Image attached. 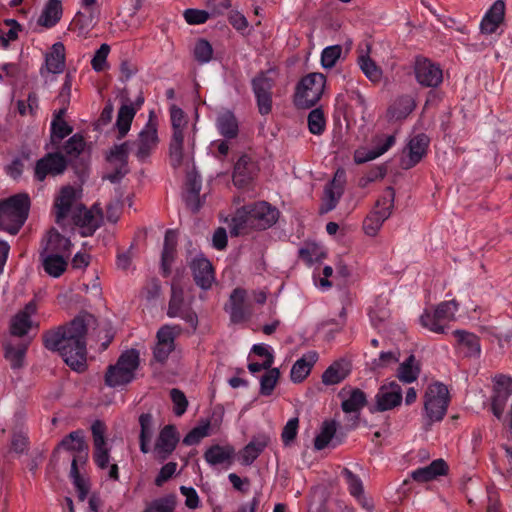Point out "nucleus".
Masks as SVG:
<instances>
[{"label": "nucleus", "mask_w": 512, "mask_h": 512, "mask_svg": "<svg viewBox=\"0 0 512 512\" xmlns=\"http://www.w3.org/2000/svg\"><path fill=\"white\" fill-rule=\"evenodd\" d=\"M97 325V319L89 313H81L68 324L43 333V344L50 351L58 352L73 370L82 372L86 368V334Z\"/></svg>", "instance_id": "f257e3e1"}, {"label": "nucleus", "mask_w": 512, "mask_h": 512, "mask_svg": "<svg viewBox=\"0 0 512 512\" xmlns=\"http://www.w3.org/2000/svg\"><path fill=\"white\" fill-rule=\"evenodd\" d=\"M279 212L268 202L259 201L236 210L230 224V234L239 236L250 230H264L276 223Z\"/></svg>", "instance_id": "f03ea898"}, {"label": "nucleus", "mask_w": 512, "mask_h": 512, "mask_svg": "<svg viewBox=\"0 0 512 512\" xmlns=\"http://www.w3.org/2000/svg\"><path fill=\"white\" fill-rule=\"evenodd\" d=\"M30 209V198L25 193L13 195L0 202V230L12 235L24 225Z\"/></svg>", "instance_id": "7ed1b4c3"}, {"label": "nucleus", "mask_w": 512, "mask_h": 512, "mask_svg": "<svg viewBox=\"0 0 512 512\" xmlns=\"http://www.w3.org/2000/svg\"><path fill=\"white\" fill-rule=\"evenodd\" d=\"M139 367V352L130 349L123 352L114 365H110L105 373V384L116 388L129 384L135 377Z\"/></svg>", "instance_id": "20e7f679"}, {"label": "nucleus", "mask_w": 512, "mask_h": 512, "mask_svg": "<svg viewBox=\"0 0 512 512\" xmlns=\"http://www.w3.org/2000/svg\"><path fill=\"white\" fill-rule=\"evenodd\" d=\"M326 85V77L322 73H309L296 86L294 103L297 107L308 109L322 97Z\"/></svg>", "instance_id": "39448f33"}, {"label": "nucleus", "mask_w": 512, "mask_h": 512, "mask_svg": "<svg viewBox=\"0 0 512 512\" xmlns=\"http://www.w3.org/2000/svg\"><path fill=\"white\" fill-rule=\"evenodd\" d=\"M449 402L450 396L446 385L435 382L428 386L424 395V411L428 419V425L444 418Z\"/></svg>", "instance_id": "423d86ee"}, {"label": "nucleus", "mask_w": 512, "mask_h": 512, "mask_svg": "<svg viewBox=\"0 0 512 512\" xmlns=\"http://www.w3.org/2000/svg\"><path fill=\"white\" fill-rule=\"evenodd\" d=\"M82 203L77 201V191L73 186L67 185L61 188L54 202L55 222L62 229L70 227L74 216L77 215L76 210H80Z\"/></svg>", "instance_id": "0eeeda50"}, {"label": "nucleus", "mask_w": 512, "mask_h": 512, "mask_svg": "<svg viewBox=\"0 0 512 512\" xmlns=\"http://www.w3.org/2000/svg\"><path fill=\"white\" fill-rule=\"evenodd\" d=\"M457 310L458 303L455 300L441 302L434 310H425L420 316V323L431 332L443 334L448 324L455 320Z\"/></svg>", "instance_id": "6e6552de"}, {"label": "nucleus", "mask_w": 512, "mask_h": 512, "mask_svg": "<svg viewBox=\"0 0 512 512\" xmlns=\"http://www.w3.org/2000/svg\"><path fill=\"white\" fill-rule=\"evenodd\" d=\"M167 315L170 318H182L193 328V330H196L198 326L197 314L191 309V307L185 304L183 288L174 282L171 285V296L168 304Z\"/></svg>", "instance_id": "1a4fd4ad"}, {"label": "nucleus", "mask_w": 512, "mask_h": 512, "mask_svg": "<svg viewBox=\"0 0 512 512\" xmlns=\"http://www.w3.org/2000/svg\"><path fill=\"white\" fill-rule=\"evenodd\" d=\"M112 171L103 176L112 183L119 182L128 172V142L115 145L106 157Z\"/></svg>", "instance_id": "9d476101"}, {"label": "nucleus", "mask_w": 512, "mask_h": 512, "mask_svg": "<svg viewBox=\"0 0 512 512\" xmlns=\"http://www.w3.org/2000/svg\"><path fill=\"white\" fill-rule=\"evenodd\" d=\"M179 326L164 325L156 335L157 343L153 349V358L156 362L164 364L170 353L175 349V338L179 334Z\"/></svg>", "instance_id": "9b49d317"}, {"label": "nucleus", "mask_w": 512, "mask_h": 512, "mask_svg": "<svg viewBox=\"0 0 512 512\" xmlns=\"http://www.w3.org/2000/svg\"><path fill=\"white\" fill-rule=\"evenodd\" d=\"M157 124L151 118L132 143L135 155L140 161H145L158 144Z\"/></svg>", "instance_id": "f8f14e48"}, {"label": "nucleus", "mask_w": 512, "mask_h": 512, "mask_svg": "<svg viewBox=\"0 0 512 512\" xmlns=\"http://www.w3.org/2000/svg\"><path fill=\"white\" fill-rule=\"evenodd\" d=\"M66 168L67 161L61 153H47L36 162L34 176L38 181H44L47 176L62 174Z\"/></svg>", "instance_id": "ddd939ff"}, {"label": "nucleus", "mask_w": 512, "mask_h": 512, "mask_svg": "<svg viewBox=\"0 0 512 512\" xmlns=\"http://www.w3.org/2000/svg\"><path fill=\"white\" fill-rule=\"evenodd\" d=\"M374 411L384 412L399 406L402 402V389L395 381L382 385L375 395Z\"/></svg>", "instance_id": "4468645a"}, {"label": "nucleus", "mask_w": 512, "mask_h": 512, "mask_svg": "<svg viewBox=\"0 0 512 512\" xmlns=\"http://www.w3.org/2000/svg\"><path fill=\"white\" fill-rule=\"evenodd\" d=\"M179 435L174 425H166L160 431L154 446V457L157 461H165L175 450Z\"/></svg>", "instance_id": "2eb2a0df"}, {"label": "nucleus", "mask_w": 512, "mask_h": 512, "mask_svg": "<svg viewBox=\"0 0 512 512\" xmlns=\"http://www.w3.org/2000/svg\"><path fill=\"white\" fill-rule=\"evenodd\" d=\"M494 395L492 397V412L500 419L509 396L512 394V378L498 375L494 378Z\"/></svg>", "instance_id": "dca6fc26"}, {"label": "nucleus", "mask_w": 512, "mask_h": 512, "mask_svg": "<svg viewBox=\"0 0 512 512\" xmlns=\"http://www.w3.org/2000/svg\"><path fill=\"white\" fill-rule=\"evenodd\" d=\"M415 75L418 83L426 87H437L443 80L440 67L428 59H417Z\"/></svg>", "instance_id": "f3484780"}, {"label": "nucleus", "mask_w": 512, "mask_h": 512, "mask_svg": "<svg viewBox=\"0 0 512 512\" xmlns=\"http://www.w3.org/2000/svg\"><path fill=\"white\" fill-rule=\"evenodd\" d=\"M429 138L425 134H418L411 138L407 145L408 154L401 159L403 169H410L418 164L426 155Z\"/></svg>", "instance_id": "a211bd4d"}, {"label": "nucleus", "mask_w": 512, "mask_h": 512, "mask_svg": "<svg viewBox=\"0 0 512 512\" xmlns=\"http://www.w3.org/2000/svg\"><path fill=\"white\" fill-rule=\"evenodd\" d=\"M71 246L69 238L61 235L55 228H51L42 240L40 254H62L65 256L69 254Z\"/></svg>", "instance_id": "6ab92c4d"}, {"label": "nucleus", "mask_w": 512, "mask_h": 512, "mask_svg": "<svg viewBox=\"0 0 512 512\" xmlns=\"http://www.w3.org/2000/svg\"><path fill=\"white\" fill-rule=\"evenodd\" d=\"M37 311L35 302L30 301L25 305L24 309L19 311L10 323V332L13 336L22 337L26 335L32 327L31 316Z\"/></svg>", "instance_id": "aec40b11"}, {"label": "nucleus", "mask_w": 512, "mask_h": 512, "mask_svg": "<svg viewBox=\"0 0 512 512\" xmlns=\"http://www.w3.org/2000/svg\"><path fill=\"white\" fill-rule=\"evenodd\" d=\"M341 474L346 481L350 495L353 496L363 508L372 510L373 505L371 501L364 495V486L361 478L348 468H343Z\"/></svg>", "instance_id": "412c9836"}, {"label": "nucleus", "mask_w": 512, "mask_h": 512, "mask_svg": "<svg viewBox=\"0 0 512 512\" xmlns=\"http://www.w3.org/2000/svg\"><path fill=\"white\" fill-rule=\"evenodd\" d=\"M373 143L375 145L374 148L366 153L356 151L354 156L356 163L362 164L384 154L395 143V136L377 135L374 137Z\"/></svg>", "instance_id": "4be33fe9"}, {"label": "nucleus", "mask_w": 512, "mask_h": 512, "mask_svg": "<svg viewBox=\"0 0 512 512\" xmlns=\"http://www.w3.org/2000/svg\"><path fill=\"white\" fill-rule=\"evenodd\" d=\"M190 267L196 284L202 289L210 288L214 281V271L210 261L206 258H196Z\"/></svg>", "instance_id": "5701e85b"}, {"label": "nucleus", "mask_w": 512, "mask_h": 512, "mask_svg": "<svg viewBox=\"0 0 512 512\" xmlns=\"http://www.w3.org/2000/svg\"><path fill=\"white\" fill-rule=\"evenodd\" d=\"M77 215L74 216L72 223V229L79 227L81 229V235L84 237L91 236L99 227V219L94 214L93 209H87L83 204L81 209L76 210Z\"/></svg>", "instance_id": "b1692460"}, {"label": "nucleus", "mask_w": 512, "mask_h": 512, "mask_svg": "<svg viewBox=\"0 0 512 512\" xmlns=\"http://www.w3.org/2000/svg\"><path fill=\"white\" fill-rule=\"evenodd\" d=\"M505 15V2L496 0L481 21L480 29L482 33L492 34L502 23Z\"/></svg>", "instance_id": "393cba45"}, {"label": "nucleus", "mask_w": 512, "mask_h": 512, "mask_svg": "<svg viewBox=\"0 0 512 512\" xmlns=\"http://www.w3.org/2000/svg\"><path fill=\"white\" fill-rule=\"evenodd\" d=\"M246 291L236 288L232 291L229 299L230 319L233 323L245 321L250 316V311L245 307Z\"/></svg>", "instance_id": "a878e982"}, {"label": "nucleus", "mask_w": 512, "mask_h": 512, "mask_svg": "<svg viewBox=\"0 0 512 512\" xmlns=\"http://www.w3.org/2000/svg\"><path fill=\"white\" fill-rule=\"evenodd\" d=\"M318 360V353L316 351H309L298 359L292 366L290 372L291 381L300 383L304 381L310 374L311 369Z\"/></svg>", "instance_id": "bb28decb"}, {"label": "nucleus", "mask_w": 512, "mask_h": 512, "mask_svg": "<svg viewBox=\"0 0 512 512\" xmlns=\"http://www.w3.org/2000/svg\"><path fill=\"white\" fill-rule=\"evenodd\" d=\"M351 364L346 359L334 361L322 374L325 385H335L342 382L350 373Z\"/></svg>", "instance_id": "cd10ccee"}, {"label": "nucleus", "mask_w": 512, "mask_h": 512, "mask_svg": "<svg viewBox=\"0 0 512 512\" xmlns=\"http://www.w3.org/2000/svg\"><path fill=\"white\" fill-rule=\"evenodd\" d=\"M448 465L443 459L432 461L428 466L416 469L411 473L413 480L417 482H428L435 479L437 476L446 475Z\"/></svg>", "instance_id": "c85d7f7f"}, {"label": "nucleus", "mask_w": 512, "mask_h": 512, "mask_svg": "<svg viewBox=\"0 0 512 512\" xmlns=\"http://www.w3.org/2000/svg\"><path fill=\"white\" fill-rule=\"evenodd\" d=\"M269 437L266 435H259L254 437L239 453L241 463L243 465H251L262 451L269 444Z\"/></svg>", "instance_id": "c756f323"}, {"label": "nucleus", "mask_w": 512, "mask_h": 512, "mask_svg": "<svg viewBox=\"0 0 512 512\" xmlns=\"http://www.w3.org/2000/svg\"><path fill=\"white\" fill-rule=\"evenodd\" d=\"M177 246V232L169 229L165 233L164 246L161 257V266L164 276H168L171 271V264L174 261Z\"/></svg>", "instance_id": "7c9ffc66"}, {"label": "nucleus", "mask_w": 512, "mask_h": 512, "mask_svg": "<svg viewBox=\"0 0 512 512\" xmlns=\"http://www.w3.org/2000/svg\"><path fill=\"white\" fill-rule=\"evenodd\" d=\"M62 3L60 0H49L37 20V24L45 27H54L62 17Z\"/></svg>", "instance_id": "2f4dec72"}, {"label": "nucleus", "mask_w": 512, "mask_h": 512, "mask_svg": "<svg viewBox=\"0 0 512 512\" xmlns=\"http://www.w3.org/2000/svg\"><path fill=\"white\" fill-rule=\"evenodd\" d=\"M235 455V449L230 446L212 445L205 453L204 458L210 465L231 464Z\"/></svg>", "instance_id": "473e14b6"}, {"label": "nucleus", "mask_w": 512, "mask_h": 512, "mask_svg": "<svg viewBox=\"0 0 512 512\" xmlns=\"http://www.w3.org/2000/svg\"><path fill=\"white\" fill-rule=\"evenodd\" d=\"M45 65L50 73L63 72L65 68V46L62 42H56L52 45L51 51L46 54Z\"/></svg>", "instance_id": "72a5a7b5"}, {"label": "nucleus", "mask_w": 512, "mask_h": 512, "mask_svg": "<svg viewBox=\"0 0 512 512\" xmlns=\"http://www.w3.org/2000/svg\"><path fill=\"white\" fill-rule=\"evenodd\" d=\"M62 448L67 451L76 452V455L88 456V445L84 439L82 430H76L65 436L58 444L57 449Z\"/></svg>", "instance_id": "f704fd0d"}, {"label": "nucleus", "mask_w": 512, "mask_h": 512, "mask_svg": "<svg viewBox=\"0 0 512 512\" xmlns=\"http://www.w3.org/2000/svg\"><path fill=\"white\" fill-rule=\"evenodd\" d=\"M253 177V163L247 155L241 156L234 166L233 183L238 187L246 186Z\"/></svg>", "instance_id": "c9c22d12"}, {"label": "nucleus", "mask_w": 512, "mask_h": 512, "mask_svg": "<svg viewBox=\"0 0 512 512\" xmlns=\"http://www.w3.org/2000/svg\"><path fill=\"white\" fill-rule=\"evenodd\" d=\"M45 272L52 277H60L67 268V261L62 254H40Z\"/></svg>", "instance_id": "e433bc0d"}, {"label": "nucleus", "mask_w": 512, "mask_h": 512, "mask_svg": "<svg viewBox=\"0 0 512 512\" xmlns=\"http://www.w3.org/2000/svg\"><path fill=\"white\" fill-rule=\"evenodd\" d=\"M216 126L225 138H235L238 135V121L230 111H225L217 117Z\"/></svg>", "instance_id": "4c0bfd02"}, {"label": "nucleus", "mask_w": 512, "mask_h": 512, "mask_svg": "<svg viewBox=\"0 0 512 512\" xmlns=\"http://www.w3.org/2000/svg\"><path fill=\"white\" fill-rule=\"evenodd\" d=\"M453 334L457 339L458 345L465 350L467 356L479 355L480 343L479 338L475 334L465 330H455Z\"/></svg>", "instance_id": "58836bf2"}, {"label": "nucleus", "mask_w": 512, "mask_h": 512, "mask_svg": "<svg viewBox=\"0 0 512 512\" xmlns=\"http://www.w3.org/2000/svg\"><path fill=\"white\" fill-rule=\"evenodd\" d=\"M420 374V366L414 355H410L397 370V377L403 383L414 382Z\"/></svg>", "instance_id": "ea45409f"}, {"label": "nucleus", "mask_w": 512, "mask_h": 512, "mask_svg": "<svg viewBox=\"0 0 512 512\" xmlns=\"http://www.w3.org/2000/svg\"><path fill=\"white\" fill-rule=\"evenodd\" d=\"M135 114L136 108H134L132 104H124L120 107L116 120L119 139L125 137L130 130Z\"/></svg>", "instance_id": "a19ab883"}, {"label": "nucleus", "mask_w": 512, "mask_h": 512, "mask_svg": "<svg viewBox=\"0 0 512 512\" xmlns=\"http://www.w3.org/2000/svg\"><path fill=\"white\" fill-rule=\"evenodd\" d=\"M28 343H19L16 346H13L10 343H6L4 345L5 350V358L10 362V365L13 369H18L23 366L24 357L28 348Z\"/></svg>", "instance_id": "79ce46f5"}, {"label": "nucleus", "mask_w": 512, "mask_h": 512, "mask_svg": "<svg viewBox=\"0 0 512 512\" xmlns=\"http://www.w3.org/2000/svg\"><path fill=\"white\" fill-rule=\"evenodd\" d=\"M367 404L365 393L359 388L352 389L349 397L343 400L341 408L345 413H359Z\"/></svg>", "instance_id": "37998d69"}, {"label": "nucleus", "mask_w": 512, "mask_h": 512, "mask_svg": "<svg viewBox=\"0 0 512 512\" xmlns=\"http://www.w3.org/2000/svg\"><path fill=\"white\" fill-rule=\"evenodd\" d=\"M414 101L409 96L399 97L388 109V115L392 119L401 120L406 118L414 109Z\"/></svg>", "instance_id": "c03bdc74"}, {"label": "nucleus", "mask_w": 512, "mask_h": 512, "mask_svg": "<svg viewBox=\"0 0 512 512\" xmlns=\"http://www.w3.org/2000/svg\"><path fill=\"white\" fill-rule=\"evenodd\" d=\"M389 218V213L387 211L384 212H376L373 210L363 222V230L368 236H375L383 223Z\"/></svg>", "instance_id": "a18cd8bd"}, {"label": "nucleus", "mask_w": 512, "mask_h": 512, "mask_svg": "<svg viewBox=\"0 0 512 512\" xmlns=\"http://www.w3.org/2000/svg\"><path fill=\"white\" fill-rule=\"evenodd\" d=\"M358 64L365 76L374 83H377L382 78V70L377 64L365 54L358 57Z\"/></svg>", "instance_id": "49530a36"}, {"label": "nucleus", "mask_w": 512, "mask_h": 512, "mask_svg": "<svg viewBox=\"0 0 512 512\" xmlns=\"http://www.w3.org/2000/svg\"><path fill=\"white\" fill-rule=\"evenodd\" d=\"M336 433V423L334 421H324L320 433L314 439V448L322 450L330 443Z\"/></svg>", "instance_id": "de8ad7c7"}, {"label": "nucleus", "mask_w": 512, "mask_h": 512, "mask_svg": "<svg viewBox=\"0 0 512 512\" xmlns=\"http://www.w3.org/2000/svg\"><path fill=\"white\" fill-rule=\"evenodd\" d=\"M280 378V371L278 368H269L266 373L261 377L260 381V394L269 396L272 394L278 380Z\"/></svg>", "instance_id": "09e8293b"}, {"label": "nucleus", "mask_w": 512, "mask_h": 512, "mask_svg": "<svg viewBox=\"0 0 512 512\" xmlns=\"http://www.w3.org/2000/svg\"><path fill=\"white\" fill-rule=\"evenodd\" d=\"M342 194V190H337L333 186L327 185L324 190V196L322 199V205L320 207V213L324 214L333 210L336 207Z\"/></svg>", "instance_id": "8fccbe9b"}, {"label": "nucleus", "mask_w": 512, "mask_h": 512, "mask_svg": "<svg viewBox=\"0 0 512 512\" xmlns=\"http://www.w3.org/2000/svg\"><path fill=\"white\" fill-rule=\"evenodd\" d=\"M88 14L78 12L73 20L74 25L79 29L80 32H88L91 30L98 19V14L95 10L87 11Z\"/></svg>", "instance_id": "3c124183"}, {"label": "nucleus", "mask_w": 512, "mask_h": 512, "mask_svg": "<svg viewBox=\"0 0 512 512\" xmlns=\"http://www.w3.org/2000/svg\"><path fill=\"white\" fill-rule=\"evenodd\" d=\"M326 121L321 108L310 111L308 115V128L312 134L320 135L325 130Z\"/></svg>", "instance_id": "603ef678"}, {"label": "nucleus", "mask_w": 512, "mask_h": 512, "mask_svg": "<svg viewBox=\"0 0 512 512\" xmlns=\"http://www.w3.org/2000/svg\"><path fill=\"white\" fill-rule=\"evenodd\" d=\"M210 422L204 421L201 425L194 427L183 439L187 446L198 444L204 437L209 435Z\"/></svg>", "instance_id": "864d4df0"}, {"label": "nucleus", "mask_w": 512, "mask_h": 512, "mask_svg": "<svg viewBox=\"0 0 512 512\" xmlns=\"http://www.w3.org/2000/svg\"><path fill=\"white\" fill-rule=\"evenodd\" d=\"M273 85V80L267 77L265 73H260L252 80L255 96L272 94Z\"/></svg>", "instance_id": "5fc2aeb1"}, {"label": "nucleus", "mask_w": 512, "mask_h": 512, "mask_svg": "<svg viewBox=\"0 0 512 512\" xmlns=\"http://www.w3.org/2000/svg\"><path fill=\"white\" fill-rule=\"evenodd\" d=\"M175 506L174 497L167 496L152 501L143 512H174Z\"/></svg>", "instance_id": "6e6d98bb"}, {"label": "nucleus", "mask_w": 512, "mask_h": 512, "mask_svg": "<svg viewBox=\"0 0 512 512\" xmlns=\"http://www.w3.org/2000/svg\"><path fill=\"white\" fill-rule=\"evenodd\" d=\"M395 200V190L392 187H387L382 196L376 201L375 211L376 212H384L387 211L389 216L392 214V209L394 207Z\"/></svg>", "instance_id": "4d7b16f0"}, {"label": "nucleus", "mask_w": 512, "mask_h": 512, "mask_svg": "<svg viewBox=\"0 0 512 512\" xmlns=\"http://www.w3.org/2000/svg\"><path fill=\"white\" fill-rule=\"evenodd\" d=\"M72 133V127L63 121H52L51 123V142L58 145L62 139Z\"/></svg>", "instance_id": "13d9d810"}, {"label": "nucleus", "mask_w": 512, "mask_h": 512, "mask_svg": "<svg viewBox=\"0 0 512 512\" xmlns=\"http://www.w3.org/2000/svg\"><path fill=\"white\" fill-rule=\"evenodd\" d=\"M342 54V46L332 45L326 47L321 53V64L324 68H332Z\"/></svg>", "instance_id": "bf43d9fd"}, {"label": "nucleus", "mask_w": 512, "mask_h": 512, "mask_svg": "<svg viewBox=\"0 0 512 512\" xmlns=\"http://www.w3.org/2000/svg\"><path fill=\"white\" fill-rule=\"evenodd\" d=\"M85 141L80 134H74L64 145L63 150L70 158H76L84 149Z\"/></svg>", "instance_id": "052dcab7"}, {"label": "nucleus", "mask_w": 512, "mask_h": 512, "mask_svg": "<svg viewBox=\"0 0 512 512\" xmlns=\"http://www.w3.org/2000/svg\"><path fill=\"white\" fill-rule=\"evenodd\" d=\"M212 55L213 49L211 44L205 39L198 40L194 48L195 59L199 63H207L211 60Z\"/></svg>", "instance_id": "680f3d73"}, {"label": "nucleus", "mask_w": 512, "mask_h": 512, "mask_svg": "<svg viewBox=\"0 0 512 512\" xmlns=\"http://www.w3.org/2000/svg\"><path fill=\"white\" fill-rule=\"evenodd\" d=\"M170 397L174 404L173 411H174L175 415L176 416L183 415L186 412L187 407H188V400H187L185 394L181 390H179L177 388H173L170 391Z\"/></svg>", "instance_id": "e2e57ef3"}, {"label": "nucleus", "mask_w": 512, "mask_h": 512, "mask_svg": "<svg viewBox=\"0 0 512 512\" xmlns=\"http://www.w3.org/2000/svg\"><path fill=\"white\" fill-rule=\"evenodd\" d=\"M299 427V419L297 417L291 418L284 426L281 439L285 446H289L296 438Z\"/></svg>", "instance_id": "0e129e2a"}, {"label": "nucleus", "mask_w": 512, "mask_h": 512, "mask_svg": "<svg viewBox=\"0 0 512 512\" xmlns=\"http://www.w3.org/2000/svg\"><path fill=\"white\" fill-rule=\"evenodd\" d=\"M399 361V353L394 352H382L379 358L374 359L372 362V369L379 370L390 366L391 364Z\"/></svg>", "instance_id": "69168bd1"}, {"label": "nucleus", "mask_w": 512, "mask_h": 512, "mask_svg": "<svg viewBox=\"0 0 512 512\" xmlns=\"http://www.w3.org/2000/svg\"><path fill=\"white\" fill-rule=\"evenodd\" d=\"M109 52L110 46L105 43L102 44L100 48L95 52V55L91 61L92 68L95 71L100 72L104 69Z\"/></svg>", "instance_id": "338daca9"}, {"label": "nucleus", "mask_w": 512, "mask_h": 512, "mask_svg": "<svg viewBox=\"0 0 512 512\" xmlns=\"http://www.w3.org/2000/svg\"><path fill=\"white\" fill-rule=\"evenodd\" d=\"M142 293L148 301H152L159 298L161 295L160 281L156 278H152L146 283Z\"/></svg>", "instance_id": "774afa93"}]
</instances>
